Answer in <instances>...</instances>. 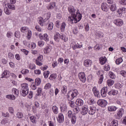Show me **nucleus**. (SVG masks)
I'll list each match as a JSON object with an SVG mask.
<instances>
[{
  "mask_svg": "<svg viewBox=\"0 0 126 126\" xmlns=\"http://www.w3.org/2000/svg\"><path fill=\"white\" fill-rule=\"evenodd\" d=\"M96 107L93 105L89 108L88 106L84 105L82 107L81 114L83 116H85V115H87V113H89V115L93 116L96 113Z\"/></svg>",
  "mask_w": 126,
  "mask_h": 126,
  "instance_id": "1",
  "label": "nucleus"
},
{
  "mask_svg": "<svg viewBox=\"0 0 126 126\" xmlns=\"http://www.w3.org/2000/svg\"><path fill=\"white\" fill-rule=\"evenodd\" d=\"M82 18V15L80 14V13H75L72 16H69L68 20L72 22V23H77V22H79L80 20H81Z\"/></svg>",
  "mask_w": 126,
  "mask_h": 126,
  "instance_id": "2",
  "label": "nucleus"
},
{
  "mask_svg": "<svg viewBox=\"0 0 126 126\" xmlns=\"http://www.w3.org/2000/svg\"><path fill=\"white\" fill-rule=\"evenodd\" d=\"M21 95L23 97H25L27 95H28L29 92V88H28V84L27 83H23L21 85Z\"/></svg>",
  "mask_w": 126,
  "mask_h": 126,
  "instance_id": "3",
  "label": "nucleus"
},
{
  "mask_svg": "<svg viewBox=\"0 0 126 126\" xmlns=\"http://www.w3.org/2000/svg\"><path fill=\"white\" fill-rule=\"evenodd\" d=\"M68 10L70 14V16H72L75 13H77V11H78L76 9L74 8V6H70L68 8Z\"/></svg>",
  "mask_w": 126,
  "mask_h": 126,
  "instance_id": "4",
  "label": "nucleus"
},
{
  "mask_svg": "<svg viewBox=\"0 0 126 126\" xmlns=\"http://www.w3.org/2000/svg\"><path fill=\"white\" fill-rule=\"evenodd\" d=\"M113 23L118 27H121V26H123V25H124V21L121 19L114 20Z\"/></svg>",
  "mask_w": 126,
  "mask_h": 126,
  "instance_id": "5",
  "label": "nucleus"
},
{
  "mask_svg": "<svg viewBox=\"0 0 126 126\" xmlns=\"http://www.w3.org/2000/svg\"><path fill=\"white\" fill-rule=\"evenodd\" d=\"M97 104L99 106H100V107L104 108V107L107 106L108 102L105 99H99L97 101Z\"/></svg>",
  "mask_w": 126,
  "mask_h": 126,
  "instance_id": "6",
  "label": "nucleus"
},
{
  "mask_svg": "<svg viewBox=\"0 0 126 126\" xmlns=\"http://www.w3.org/2000/svg\"><path fill=\"white\" fill-rule=\"evenodd\" d=\"M78 77L82 82H85L86 81V77L85 76V73L83 72L79 73Z\"/></svg>",
  "mask_w": 126,
  "mask_h": 126,
  "instance_id": "7",
  "label": "nucleus"
},
{
  "mask_svg": "<svg viewBox=\"0 0 126 126\" xmlns=\"http://www.w3.org/2000/svg\"><path fill=\"white\" fill-rule=\"evenodd\" d=\"M44 59H43V55H40L37 59L35 60V63L37 65H42L43 63H42L41 62H43Z\"/></svg>",
  "mask_w": 126,
  "mask_h": 126,
  "instance_id": "8",
  "label": "nucleus"
},
{
  "mask_svg": "<svg viewBox=\"0 0 126 126\" xmlns=\"http://www.w3.org/2000/svg\"><path fill=\"white\" fill-rule=\"evenodd\" d=\"M117 12L118 13L119 16L121 17V16H123V14L126 13V8H120L117 11Z\"/></svg>",
  "mask_w": 126,
  "mask_h": 126,
  "instance_id": "9",
  "label": "nucleus"
},
{
  "mask_svg": "<svg viewBox=\"0 0 126 126\" xmlns=\"http://www.w3.org/2000/svg\"><path fill=\"white\" fill-rule=\"evenodd\" d=\"M101 9L103 11L108 12L109 11V5L107 4V3H102L101 5Z\"/></svg>",
  "mask_w": 126,
  "mask_h": 126,
  "instance_id": "10",
  "label": "nucleus"
},
{
  "mask_svg": "<svg viewBox=\"0 0 126 126\" xmlns=\"http://www.w3.org/2000/svg\"><path fill=\"white\" fill-rule=\"evenodd\" d=\"M107 93H108V87H103L100 92L102 97H106L107 96Z\"/></svg>",
  "mask_w": 126,
  "mask_h": 126,
  "instance_id": "11",
  "label": "nucleus"
},
{
  "mask_svg": "<svg viewBox=\"0 0 126 126\" xmlns=\"http://www.w3.org/2000/svg\"><path fill=\"white\" fill-rule=\"evenodd\" d=\"M124 114H125V109L123 108H120L117 113L118 119H121Z\"/></svg>",
  "mask_w": 126,
  "mask_h": 126,
  "instance_id": "12",
  "label": "nucleus"
},
{
  "mask_svg": "<svg viewBox=\"0 0 126 126\" xmlns=\"http://www.w3.org/2000/svg\"><path fill=\"white\" fill-rule=\"evenodd\" d=\"M92 64V61L87 59L84 61V65L86 67H90Z\"/></svg>",
  "mask_w": 126,
  "mask_h": 126,
  "instance_id": "13",
  "label": "nucleus"
},
{
  "mask_svg": "<svg viewBox=\"0 0 126 126\" xmlns=\"http://www.w3.org/2000/svg\"><path fill=\"white\" fill-rule=\"evenodd\" d=\"M57 121L58 123H60V124L63 123V121H64V117H63V113H60L58 115Z\"/></svg>",
  "mask_w": 126,
  "mask_h": 126,
  "instance_id": "14",
  "label": "nucleus"
},
{
  "mask_svg": "<svg viewBox=\"0 0 126 126\" xmlns=\"http://www.w3.org/2000/svg\"><path fill=\"white\" fill-rule=\"evenodd\" d=\"M61 111L62 113H66L67 111V107L65 104H61L60 105Z\"/></svg>",
  "mask_w": 126,
  "mask_h": 126,
  "instance_id": "15",
  "label": "nucleus"
},
{
  "mask_svg": "<svg viewBox=\"0 0 126 126\" xmlns=\"http://www.w3.org/2000/svg\"><path fill=\"white\" fill-rule=\"evenodd\" d=\"M39 38L41 40L43 39L44 40V41H46V42H48L49 41V37H48V34L47 33H44L43 34V36L41 35V33L39 34Z\"/></svg>",
  "mask_w": 126,
  "mask_h": 126,
  "instance_id": "16",
  "label": "nucleus"
},
{
  "mask_svg": "<svg viewBox=\"0 0 126 126\" xmlns=\"http://www.w3.org/2000/svg\"><path fill=\"white\" fill-rule=\"evenodd\" d=\"M119 94V91L116 90H111L110 92L108 93V95L110 96H115L118 95Z\"/></svg>",
  "mask_w": 126,
  "mask_h": 126,
  "instance_id": "17",
  "label": "nucleus"
},
{
  "mask_svg": "<svg viewBox=\"0 0 126 126\" xmlns=\"http://www.w3.org/2000/svg\"><path fill=\"white\" fill-rule=\"evenodd\" d=\"M38 21L41 26H44V24H46L47 23V21L45 20H43V18L41 17L38 18Z\"/></svg>",
  "mask_w": 126,
  "mask_h": 126,
  "instance_id": "18",
  "label": "nucleus"
},
{
  "mask_svg": "<svg viewBox=\"0 0 126 126\" xmlns=\"http://www.w3.org/2000/svg\"><path fill=\"white\" fill-rule=\"evenodd\" d=\"M75 103L77 106H79V107H80L81 106H83V104H84V101H83V100L79 98V99H77L76 100Z\"/></svg>",
  "mask_w": 126,
  "mask_h": 126,
  "instance_id": "19",
  "label": "nucleus"
},
{
  "mask_svg": "<svg viewBox=\"0 0 126 126\" xmlns=\"http://www.w3.org/2000/svg\"><path fill=\"white\" fill-rule=\"evenodd\" d=\"M47 23L48 24V30H49L50 31H51V30H53L54 28V24H53V22H51L48 21V22L46 23V24H47Z\"/></svg>",
  "mask_w": 126,
  "mask_h": 126,
  "instance_id": "20",
  "label": "nucleus"
},
{
  "mask_svg": "<svg viewBox=\"0 0 126 126\" xmlns=\"http://www.w3.org/2000/svg\"><path fill=\"white\" fill-rule=\"evenodd\" d=\"M111 11L114 12L117 10V6L116 4L112 3L109 6Z\"/></svg>",
  "mask_w": 126,
  "mask_h": 126,
  "instance_id": "21",
  "label": "nucleus"
},
{
  "mask_svg": "<svg viewBox=\"0 0 126 126\" xmlns=\"http://www.w3.org/2000/svg\"><path fill=\"white\" fill-rule=\"evenodd\" d=\"M9 76V75L8 74V71L7 70H5L3 72L1 75V78H7Z\"/></svg>",
  "mask_w": 126,
  "mask_h": 126,
  "instance_id": "22",
  "label": "nucleus"
},
{
  "mask_svg": "<svg viewBox=\"0 0 126 126\" xmlns=\"http://www.w3.org/2000/svg\"><path fill=\"white\" fill-rule=\"evenodd\" d=\"M44 17L45 18L44 19V20L46 21V23L49 22V19L51 17V13H47L44 15Z\"/></svg>",
  "mask_w": 126,
  "mask_h": 126,
  "instance_id": "23",
  "label": "nucleus"
},
{
  "mask_svg": "<svg viewBox=\"0 0 126 126\" xmlns=\"http://www.w3.org/2000/svg\"><path fill=\"white\" fill-rule=\"evenodd\" d=\"M107 62V59L106 57H100L99 58V63L101 64H105Z\"/></svg>",
  "mask_w": 126,
  "mask_h": 126,
  "instance_id": "24",
  "label": "nucleus"
},
{
  "mask_svg": "<svg viewBox=\"0 0 126 126\" xmlns=\"http://www.w3.org/2000/svg\"><path fill=\"white\" fill-rule=\"evenodd\" d=\"M52 51V47L51 46H47L44 49V54H48Z\"/></svg>",
  "mask_w": 126,
  "mask_h": 126,
  "instance_id": "25",
  "label": "nucleus"
},
{
  "mask_svg": "<svg viewBox=\"0 0 126 126\" xmlns=\"http://www.w3.org/2000/svg\"><path fill=\"white\" fill-rule=\"evenodd\" d=\"M56 7V2H50L48 5V9H54Z\"/></svg>",
  "mask_w": 126,
  "mask_h": 126,
  "instance_id": "26",
  "label": "nucleus"
},
{
  "mask_svg": "<svg viewBox=\"0 0 126 126\" xmlns=\"http://www.w3.org/2000/svg\"><path fill=\"white\" fill-rule=\"evenodd\" d=\"M67 97L68 99V100H73L74 97L72 94V92H71V91H69L67 94Z\"/></svg>",
  "mask_w": 126,
  "mask_h": 126,
  "instance_id": "27",
  "label": "nucleus"
},
{
  "mask_svg": "<svg viewBox=\"0 0 126 126\" xmlns=\"http://www.w3.org/2000/svg\"><path fill=\"white\" fill-rule=\"evenodd\" d=\"M65 26H66V25L65 24V22H63L61 24V32H64V30H65Z\"/></svg>",
  "mask_w": 126,
  "mask_h": 126,
  "instance_id": "28",
  "label": "nucleus"
},
{
  "mask_svg": "<svg viewBox=\"0 0 126 126\" xmlns=\"http://www.w3.org/2000/svg\"><path fill=\"white\" fill-rule=\"evenodd\" d=\"M12 93L14 94L15 97H18V94H19L18 90L16 88H13L12 89Z\"/></svg>",
  "mask_w": 126,
  "mask_h": 126,
  "instance_id": "29",
  "label": "nucleus"
},
{
  "mask_svg": "<svg viewBox=\"0 0 126 126\" xmlns=\"http://www.w3.org/2000/svg\"><path fill=\"white\" fill-rule=\"evenodd\" d=\"M52 111L55 115H57L59 113V108L58 106L55 105L52 107Z\"/></svg>",
  "mask_w": 126,
  "mask_h": 126,
  "instance_id": "30",
  "label": "nucleus"
},
{
  "mask_svg": "<svg viewBox=\"0 0 126 126\" xmlns=\"http://www.w3.org/2000/svg\"><path fill=\"white\" fill-rule=\"evenodd\" d=\"M60 34L59 32H56L54 35V40L56 42H60Z\"/></svg>",
  "mask_w": 126,
  "mask_h": 126,
  "instance_id": "31",
  "label": "nucleus"
},
{
  "mask_svg": "<svg viewBox=\"0 0 126 126\" xmlns=\"http://www.w3.org/2000/svg\"><path fill=\"white\" fill-rule=\"evenodd\" d=\"M72 92V94L73 95V97L74 98H76V97H77V96L78 95V91L77 90H74L73 91H71Z\"/></svg>",
  "mask_w": 126,
  "mask_h": 126,
  "instance_id": "32",
  "label": "nucleus"
},
{
  "mask_svg": "<svg viewBox=\"0 0 126 126\" xmlns=\"http://www.w3.org/2000/svg\"><path fill=\"white\" fill-rule=\"evenodd\" d=\"M7 6H8L9 9H12V10H15V6L14 4H10L8 3L7 4Z\"/></svg>",
  "mask_w": 126,
  "mask_h": 126,
  "instance_id": "33",
  "label": "nucleus"
},
{
  "mask_svg": "<svg viewBox=\"0 0 126 126\" xmlns=\"http://www.w3.org/2000/svg\"><path fill=\"white\" fill-rule=\"evenodd\" d=\"M106 83L108 86H112L115 83V81L112 79L107 80Z\"/></svg>",
  "mask_w": 126,
  "mask_h": 126,
  "instance_id": "34",
  "label": "nucleus"
},
{
  "mask_svg": "<svg viewBox=\"0 0 126 126\" xmlns=\"http://www.w3.org/2000/svg\"><path fill=\"white\" fill-rule=\"evenodd\" d=\"M41 82H42V80L40 78H36L35 80V84L36 86H39L41 84Z\"/></svg>",
  "mask_w": 126,
  "mask_h": 126,
  "instance_id": "35",
  "label": "nucleus"
},
{
  "mask_svg": "<svg viewBox=\"0 0 126 126\" xmlns=\"http://www.w3.org/2000/svg\"><path fill=\"white\" fill-rule=\"evenodd\" d=\"M108 110L109 112H115L117 110V107L114 106H109Z\"/></svg>",
  "mask_w": 126,
  "mask_h": 126,
  "instance_id": "36",
  "label": "nucleus"
},
{
  "mask_svg": "<svg viewBox=\"0 0 126 126\" xmlns=\"http://www.w3.org/2000/svg\"><path fill=\"white\" fill-rule=\"evenodd\" d=\"M59 37L60 39H62V40H63L64 42H67L68 40L67 37H65V35H63V33L60 34Z\"/></svg>",
  "mask_w": 126,
  "mask_h": 126,
  "instance_id": "37",
  "label": "nucleus"
},
{
  "mask_svg": "<svg viewBox=\"0 0 126 126\" xmlns=\"http://www.w3.org/2000/svg\"><path fill=\"white\" fill-rule=\"evenodd\" d=\"M123 84L120 83H117L115 85V87L116 89H121V88H123Z\"/></svg>",
  "mask_w": 126,
  "mask_h": 126,
  "instance_id": "38",
  "label": "nucleus"
},
{
  "mask_svg": "<svg viewBox=\"0 0 126 126\" xmlns=\"http://www.w3.org/2000/svg\"><path fill=\"white\" fill-rule=\"evenodd\" d=\"M95 35L98 38H102L104 35V33L101 32H96Z\"/></svg>",
  "mask_w": 126,
  "mask_h": 126,
  "instance_id": "39",
  "label": "nucleus"
},
{
  "mask_svg": "<svg viewBox=\"0 0 126 126\" xmlns=\"http://www.w3.org/2000/svg\"><path fill=\"white\" fill-rule=\"evenodd\" d=\"M67 91V87L66 86H63L62 88V92L63 94H66V92Z\"/></svg>",
  "mask_w": 126,
  "mask_h": 126,
  "instance_id": "40",
  "label": "nucleus"
},
{
  "mask_svg": "<svg viewBox=\"0 0 126 126\" xmlns=\"http://www.w3.org/2000/svg\"><path fill=\"white\" fill-rule=\"evenodd\" d=\"M6 98L10 100H15V96L13 94H8L6 96Z\"/></svg>",
  "mask_w": 126,
  "mask_h": 126,
  "instance_id": "41",
  "label": "nucleus"
},
{
  "mask_svg": "<svg viewBox=\"0 0 126 126\" xmlns=\"http://www.w3.org/2000/svg\"><path fill=\"white\" fill-rule=\"evenodd\" d=\"M16 118H17L18 119H22V118H23V113H22V112L17 113Z\"/></svg>",
  "mask_w": 126,
  "mask_h": 126,
  "instance_id": "42",
  "label": "nucleus"
},
{
  "mask_svg": "<svg viewBox=\"0 0 126 126\" xmlns=\"http://www.w3.org/2000/svg\"><path fill=\"white\" fill-rule=\"evenodd\" d=\"M122 62H124L123 58L120 57L116 60V64H120V63H122Z\"/></svg>",
  "mask_w": 126,
  "mask_h": 126,
  "instance_id": "43",
  "label": "nucleus"
},
{
  "mask_svg": "<svg viewBox=\"0 0 126 126\" xmlns=\"http://www.w3.org/2000/svg\"><path fill=\"white\" fill-rule=\"evenodd\" d=\"M42 91H43V89L41 88H38V89L36 91L37 94H36V96H40Z\"/></svg>",
  "mask_w": 126,
  "mask_h": 126,
  "instance_id": "44",
  "label": "nucleus"
},
{
  "mask_svg": "<svg viewBox=\"0 0 126 126\" xmlns=\"http://www.w3.org/2000/svg\"><path fill=\"white\" fill-rule=\"evenodd\" d=\"M4 11L5 14H7V15H10V13H11V11L8 9V8L7 7H6L4 9Z\"/></svg>",
  "mask_w": 126,
  "mask_h": 126,
  "instance_id": "45",
  "label": "nucleus"
},
{
  "mask_svg": "<svg viewBox=\"0 0 126 126\" xmlns=\"http://www.w3.org/2000/svg\"><path fill=\"white\" fill-rule=\"evenodd\" d=\"M96 101L93 98H90L88 101V103L89 105H93V104H95Z\"/></svg>",
  "mask_w": 126,
  "mask_h": 126,
  "instance_id": "46",
  "label": "nucleus"
},
{
  "mask_svg": "<svg viewBox=\"0 0 126 126\" xmlns=\"http://www.w3.org/2000/svg\"><path fill=\"white\" fill-rule=\"evenodd\" d=\"M71 122L73 125H74L75 123H76V116L75 115H73L72 117H71Z\"/></svg>",
  "mask_w": 126,
  "mask_h": 126,
  "instance_id": "47",
  "label": "nucleus"
},
{
  "mask_svg": "<svg viewBox=\"0 0 126 126\" xmlns=\"http://www.w3.org/2000/svg\"><path fill=\"white\" fill-rule=\"evenodd\" d=\"M30 31L29 30H28V29H27V28H26V27H23L21 29V32H22L23 33H26V32Z\"/></svg>",
  "mask_w": 126,
  "mask_h": 126,
  "instance_id": "48",
  "label": "nucleus"
},
{
  "mask_svg": "<svg viewBox=\"0 0 126 126\" xmlns=\"http://www.w3.org/2000/svg\"><path fill=\"white\" fill-rule=\"evenodd\" d=\"M73 112L75 114H78L80 112V108L79 107L76 106L73 109Z\"/></svg>",
  "mask_w": 126,
  "mask_h": 126,
  "instance_id": "49",
  "label": "nucleus"
},
{
  "mask_svg": "<svg viewBox=\"0 0 126 126\" xmlns=\"http://www.w3.org/2000/svg\"><path fill=\"white\" fill-rule=\"evenodd\" d=\"M109 75L110 78H112V79H115L116 78V75H115V74L112 72H109Z\"/></svg>",
  "mask_w": 126,
  "mask_h": 126,
  "instance_id": "50",
  "label": "nucleus"
},
{
  "mask_svg": "<svg viewBox=\"0 0 126 126\" xmlns=\"http://www.w3.org/2000/svg\"><path fill=\"white\" fill-rule=\"evenodd\" d=\"M21 73L24 75H26V74H27V73H29V70L27 69H24L21 71Z\"/></svg>",
  "mask_w": 126,
  "mask_h": 126,
  "instance_id": "51",
  "label": "nucleus"
},
{
  "mask_svg": "<svg viewBox=\"0 0 126 126\" xmlns=\"http://www.w3.org/2000/svg\"><path fill=\"white\" fill-rule=\"evenodd\" d=\"M112 126H119V122L117 120H114L111 122Z\"/></svg>",
  "mask_w": 126,
  "mask_h": 126,
  "instance_id": "52",
  "label": "nucleus"
},
{
  "mask_svg": "<svg viewBox=\"0 0 126 126\" xmlns=\"http://www.w3.org/2000/svg\"><path fill=\"white\" fill-rule=\"evenodd\" d=\"M56 78H57V74H52L49 77L50 80H54V79H56Z\"/></svg>",
  "mask_w": 126,
  "mask_h": 126,
  "instance_id": "53",
  "label": "nucleus"
},
{
  "mask_svg": "<svg viewBox=\"0 0 126 126\" xmlns=\"http://www.w3.org/2000/svg\"><path fill=\"white\" fill-rule=\"evenodd\" d=\"M8 58L10 60H13V59H14V55L11 52H9L8 53Z\"/></svg>",
  "mask_w": 126,
  "mask_h": 126,
  "instance_id": "54",
  "label": "nucleus"
},
{
  "mask_svg": "<svg viewBox=\"0 0 126 126\" xmlns=\"http://www.w3.org/2000/svg\"><path fill=\"white\" fill-rule=\"evenodd\" d=\"M67 115L68 118H69L70 119L75 115L72 114V111H71V110H69L67 112Z\"/></svg>",
  "mask_w": 126,
  "mask_h": 126,
  "instance_id": "55",
  "label": "nucleus"
},
{
  "mask_svg": "<svg viewBox=\"0 0 126 126\" xmlns=\"http://www.w3.org/2000/svg\"><path fill=\"white\" fill-rule=\"evenodd\" d=\"M49 74H50V71H45L43 73V75H44L45 78H48V77H49Z\"/></svg>",
  "mask_w": 126,
  "mask_h": 126,
  "instance_id": "56",
  "label": "nucleus"
},
{
  "mask_svg": "<svg viewBox=\"0 0 126 126\" xmlns=\"http://www.w3.org/2000/svg\"><path fill=\"white\" fill-rule=\"evenodd\" d=\"M94 94L95 97H97V98H99L100 97V92H99V91L96 90L94 92Z\"/></svg>",
  "mask_w": 126,
  "mask_h": 126,
  "instance_id": "57",
  "label": "nucleus"
},
{
  "mask_svg": "<svg viewBox=\"0 0 126 126\" xmlns=\"http://www.w3.org/2000/svg\"><path fill=\"white\" fill-rule=\"evenodd\" d=\"M30 120L32 122V124H36V117H34V116H31L30 117Z\"/></svg>",
  "mask_w": 126,
  "mask_h": 126,
  "instance_id": "58",
  "label": "nucleus"
},
{
  "mask_svg": "<svg viewBox=\"0 0 126 126\" xmlns=\"http://www.w3.org/2000/svg\"><path fill=\"white\" fill-rule=\"evenodd\" d=\"M15 37H16V38H18V39H19L20 38V32L18 31L15 32Z\"/></svg>",
  "mask_w": 126,
  "mask_h": 126,
  "instance_id": "59",
  "label": "nucleus"
},
{
  "mask_svg": "<svg viewBox=\"0 0 126 126\" xmlns=\"http://www.w3.org/2000/svg\"><path fill=\"white\" fill-rule=\"evenodd\" d=\"M51 87H52V85H51V84H50V83H47L45 86L44 89L47 90L48 89H50V88H51Z\"/></svg>",
  "mask_w": 126,
  "mask_h": 126,
  "instance_id": "60",
  "label": "nucleus"
},
{
  "mask_svg": "<svg viewBox=\"0 0 126 126\" xmlns=\"http://www.w3.org/2000/svg\"><path fill=\"white\" fill-rule=\"evenodd\" d=\"M103 80H104V77H103V74H101L100 75V77L98 81V83L99 84H101V83L103 82Z\"/></svg>",
  "mask_w": 126,
  "mask_h": 126,
  "instance_id": "61",
  "label": "nucleus"
},
{
  "mask_svg": "<svg viewBox=\"0 0 126 126\" xmlns=\"http://www.w3.org/2000/svg\"><path fill=\"white\" fill-rule=\"evenodd\" d=\"M110 69V65L106 64L104 66V70H105V71H109Z\"/></svg>",
  "mask_w": 126,
  "mask_h": 126,
  "instance_id": "62",
  "label": "nucleus"
},
{
  "mask_svg": "<svg viewBox=\"0 0 126 126\" xmlns=\"http://www.w3.org/2000/svg\"><path fill=\"white\" fill-rule=\"evenodd\" d=\"M73 33L75 35H76L78 33V29H77V27H75L73 29Z\"/></svg>",
  "mask_w": 126,
  "mask_h": 126,
  "instance_id": "63",
  "label": "nucleus"
},
{
  "mask_svg": "<svg viewBox=\"0 0 126 126\" xmlns=\"http://www.w3.org/2000/svg\"><path fill=\"white\" fill-rule=\"evenodd\" d=\"M37 44L39 47H43L45 43L43 41L40 40L38 41Z\"/></svg>",
  "mask_w": 126,
  "mask_h": 126,
  "instance_id": "64",
  "label": "nucleus"
}]
</instances>
